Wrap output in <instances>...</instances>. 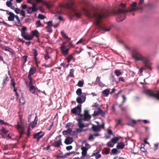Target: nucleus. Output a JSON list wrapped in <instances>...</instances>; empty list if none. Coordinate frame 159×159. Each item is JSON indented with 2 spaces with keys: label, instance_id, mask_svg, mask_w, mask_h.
Here are the masks:
<instances>
[{
  "label": "nucleus",
  "instance_id": "f257e3e1",
  "mask_svg": "<svg viewBox=\"0 0 159 159\" xmlns=\"http://www.w3.org/2000/svg\"><path fill=\"white\" fill-rule=\"evenodd\" d=\"M83 11L85 15L89 17L95 18V25L99 30L107 32L110 30V28H108L105 24L101 23V19L107 16V15L105 13L99 12L98 9L95 8L88 10L85 8H83Z\"/></svg>",
  "mask_w": 159,
  "mask_h": 159
},
{
  "label": "nucleus",
  "instance_id": "f03ea898",
  "mask_svg": "<svg viewBox=\"0 0 159 159\" xmlns=\"http://www.w3.org/2000/svg\"><path fill=\"white\" fill-rule=\"evenodd\" d=\"M137 3L136 2H133L130 5L131 8L129 10H123L121 9H118L116 13L117 16V22H121L124 20L125 18V14L126 13L131 12L136 9L135 7Z\"/></svg>",
  "mask_w": 159,
  "mask_h": 159
},
{
  "label": "nucleus",
  "instance_id": "7ed1b4c3",
  "mask_svg": "<svg viewBox=\"0 0 159 159\" xmlns=\"http://www.w3.org/2000/svg\"><path fill=\"white\" fill-rule=\"evenodd\" d=\"M132 56L136 61H140L142 62H145L147 58H148L146 56H143L137 49H134L133 51Z\"/></svg>",
  "mask_w": 159,
  "mask_h": 159
},
{
  "label": "nucleus",
  "instance_id": "20e7f679",
  "mask_svg": "<svg viewBox=\"0 0 159 159\" xmlns=\"http://www.w3.org/2000/svg\"><path fill=\"white\" fill-rule=\"evenodd\" d=\"M62 45V46L60 47L62 54L64 56L68 54L69 50V48H66L67 46L72 45V44L68 41H66L63 42Z\"/></svg>",
  "mask_w": 159,
  "mask_h": 159
},
{
  "label": "nucleus",
  "instance_id": "39448f33",
  "mask_svg": "<svg viewBox=\"0 0 159 159\" xmlns=\"http://www.w3.org/2000/svg\"><path fill=\"white\" fill-rule=\"evenodd\" d=\"M27 30V28L26 27H23L21 29V36L25 40H29L30 39V35L28 33H26V31Z\"/></svg>",
  "mask_w": 159,
  "mask_h": 159
},
{
  "label": "nucleus",
  "instance_id": "423d86ee",
  "mask_svg": "<svg viewBox=\"0 0 159 159\" xmlns=\"http://www.w3.org/2000/svg\"><path fill=\"white\" fill-rule=\"evenodd\" d=\"M81 105H79L71 110V112L75 115H79L81 111Z\"/></svg>",
  "mask_w": 159,
  "mask_h": 159
},
{
  "label": "nucleus",
  "instance_id": "0eeeda50",
  "mask_svg": "<svg viewBox=\"0 0 159 159\" xmlns=\"http://www.w3.org/2000/svg\"><path fill=\"white\" fill-rule=\"evenodd\" d=\"M146 93L150 97H154L159 100V91L155 93L153 91L148 90L146 91Z\"/></svg>",
  "mask_w": 159,
  "mask_h": 159
},
{
  "label": "nucleus",
  "instance_id": "6e6552de",
  "mask_svg": "<svg viewBox=\"0 0 159 159\" xmlns=\"http://www.w3.org/2000/svg\"><path fill=\"white\" fill-rule=\"evenodd\" d=\"M39 32L37 30L32 31L31 35H30V39H29V40H32L34 36L36 37L38 39H39Z\"/></svg>",
  "mask_w": 159,
  "mask_h": 159
},
{
  "label": "nucleus",
  "instance_id": "1a4fd4ad",
  "mask_svg": "<svg viewBox=\"0 0 159 159\" xmlns=\"http://www.w3.org/2000/svg\"><path fill=\"white\" fill-rule=\"evenodd\" d=\"M58 138L59 139L57 141H55L52 144V146L56 148H59L61 145H62L61 142V139L60 137H57V138Z\"/></svg>",
  "mask_w": 159,
  "mask_h": 159
},
{
  "label": "nucleus",
  "instance_id": "9d476101",
  "mask_svg": "<svg viewBox=\"0 0 159 159\" xmlns=\"http://www.w3.org/2000/svg\"><path fill=\"white\" fill-rule=\"evenodd\" d=\"M84 120H89L91 118V116L89 114V111L87 110H85L84 111Z\"/></svg>",
  "mask_w": 159,
  "mask_h": 159
},
{
  "label": "nucleus",
  "instance_id": "9b49d317",
  "mask_svg": "<svg viewBox=\"0 0 159 159\" xmlns=\"http://www.w3.org/2000/svg\"><path fill=\"white\" fill-rule=\"evenodd\" d=\"M90 130H92L95 132H98L100 131L101 127L100 126L96 125L93 124Z\"/></svg>",
  "mask_w": 159,
  "mask_h": 159
},
{
  "label": "nucleus",
  "instance_id": "f8f14e48",
  "mask_svg": "<svg viewBox=\"0 0 159 159\" xmlns=\"http://www.w3.org/2000/svg\"><path fill=\"white\" fill-rule=\"evenodd\" d=\"M21 116H19V121L17 122V124L16 125H15V127L18 130L21 129L22 128H23L21 127L22 125V122L21 120Z\"/></svg>",
  "mask_w": 159,
  "mask_h": 159
},
{
  "label": "nucleus",
  "instance_id": "ddd939ff",
  "mask_svg": "<svg viewBox=\"0 0 159 159\" xmlns=\"http://www.w3.org/2000/svg\"><path fill=\"white\" fill-rule=\"evenodd\" d=\"M143 62L144 64L145 67L146 68L150 70H152V68L151 67V64L149 62L148 58H147L146 62Z\"/></svg>",
  "mask_w": 159,
  "mask_h": 159
},
{
  "label": "nucleus",
  "instance_id": "4468645a",
  "mask_svg": "<svg viewBox=\"0 0 159 159\" xmlns=\"http://www.w3.org/2000/svg\"><path fill=\"white\" fill-rule=\"evenodd\" d=\"M37 121L38 118L37 116H36L34 120L29 125L30 127L32 129L34 128L37 125Z\"/></svg>",
  "mask_w": 159,
  "mask_h": 159
},
{
  "label": "nucleus",
  "instance_id": "2eb2a0df",
  "mask_svg": "<svg viewBox=\"0 0 159 159\" xmlns=\"http://www.w3.org/2000/svg\"><path fill=\"white\" fill-rule=\"evenodd\" d=\"M7 13L9 15V16L8 18V20L9 21H14V18L15 17V14L11 12H9L8 13L7 12Z\"/></svg>",
  "mask_w": 159,
  "mask_h": 159
},
{
  "label": "nucleus",
  "instance_id": "dca6fc26",
  "mask_svg": "<svg viewBox=\"0 0 159 159\" xmlns=\"http://www.w3.org/2000/svg\"><path fill=\"white\" fill-rule=\"evenodd\" d=\"M74 6V3L72 2L70 3H67L64 5V7L67 9H71L74 10L73 7Z\"/></svg>",
  "mask_w": 159,
  "mask_h": 159
},
{
  "label": "nucleus",
  "instance_id": "f3484780",
  "mask_svg": "<svg viewBox=\"0 0 159 159\" xmlns=\"http://www.w3.org/2000/svg\"><path fill=\"white\" fill-rule=\"evenodd\" d=\"M81 149L82 150V154L83 156L85 157L87 154V151L88 150V148L82 146L81 148Z\"/></svg>",
  "mask_w": 159,
  "mask_h": 159
},
{
  "label": "nucleus",
  "instance_id": "a211bd4d",
  "mask_svg": "<svg viewBox=\"0 0 159 159\" xmlns=\"http://www.w3.org/2000/svg\"><path fill=\"white\" fill-rule=\"evenodd\" d=\"M73 140L72 138L68 137L65 140V143L67 145L70 144L72 143Z\"/></svg>",
  "mask_w": 159,
  "mask_h": 159
},
{
  "label": "nucleus",
  "instance_id": "6ab92c4d",
  "mask_svg": "<svg viewBox=\"0 0 159 159\" xmlns=\"http://www.w3.org/2000/svg\"><path fill=\"white\" fill-rule=\"evenodd\" d=\"M125 144L124 142L118 143L116 145V148L118 149H122L124 148Z\"/></svg>",
  "mask_w": 159,
  "mask_h": 159
},
{
  "label": "nucleus",
  "instance_id": "aec40b11",
  "mask_svg": "<svg viewBox=\"0 0 159 159\" xmlns=\"http://www.w3.org/2000/svg\"><path fill=\"white\" fill-rule=\"evenodd\" d=\"M3 49L5 51H8L12 54H14V52L13 49L8 47H4L3 48Z\"/></svg>",
  "mask_w": 159,
  "mask_h": 159
},
{
  "label": "nucleus",
  "instance_id": "412c9836",
  "mask_svg": "<svg viewBox=\"0 0 159 159\" xmlns=\"http://www.w3.org/2000/svg\"><path fill=\"white\" fill-rule=\"evenodd\" d=\"M100 134L99 133H96L94 134H90L88 139L89 140H91V139L93 140L94 139V136H100Z\"/></svg>",
  "mask_w": 159,
  "mask_h": 159
},
{
  "label": "nucleus",
  "instance_id": "4be33fe9",
  "mask_svg": "<svg viewBox=\"0 0 159 159\" xmlns=\"http://www.w3.org/2000/svg\"><path fill=\"white\" fill-rule=\"evenodd\" d=\"M36 70V69L35 68H31L30 70L28 75H32L35 73Z\"/></svg>",
  "mask_w": 159,
  "mask_h": 159
},
{
  "label": "nucleus",
  "instance_id": "5701e85b",
  "mask_svg": "<svg viewBox=\"0 0 159 159\" xmlns=\"http://www.w3.org/2000/svg\"><path fill=\"white\" fill-rule=\"evenodd\" d=\"M29 90L32 93L35 94L36 92V88L34 86H30Z\"/></svg>",
  "mask_w": 159,
  "mask_h": 159
},
{
  "label": "nucleus",
  "instance_id": "b1692460",
  "mask_svg": "<svg viewBox=\"0 0 159 159\" xmlns=\"http://www.w3.org/2000/svg\"><path fill=\"white\" fill-rule=\"evenodd\" d=\"M110 89H106L104 90L102 92V93L105 97H107L108 95L110 92Z\"/></svg>",
  "mask_w": 159,
  "mask_h": 159
},
{
  "label": "nucleus",
  "instance_id": "393cba45",
  "mask_svg": "<svg viewBox=\"0 0 159 159\" xmlns=\"http://www.w3.org/2000/svg\"><path fill=\"white\" fill-rule=\"evenodd\" d=\"M75 54V53H73L68 56L67 58V62L68 63H69L71 60L73 59V55H74Z\"/></svg>",
  "mask_w": 159,
  "mask_h": 159
},
{
  "label": "nucleus",
  "instance_id": "a878e982",
  "mask_svg": "<svg viewBox=\"0 0 159 159\" xmlns=\"http://www.w3.org/2000/svg\"><path fill=\"white\" fill-rule=\"evenodd\" d=\"M24 130V128H22L20 130H18L19 132V139L21 138L22 137V135L25 133Z\"/></svg>",
  "mask_w": 159,
  "mask_h": 159
},
{
  "label": "nucleus",
  "instance_id": "bb28decb",
  "mask_svg": "<svg viewBox=\"0 0 159 159\" xmlns=\"http://www.w3.org/2000/svg\"><path fill=\"white\" fill-rule=\"evenodd\" d=\"M120 138L118 137H116L111 139V142L114 144L116 143L119 140Z\"/></svg>",
  "mask_w": 159,
  "mask_h": 159
},
{
  "label": "nucleus",
  "instance_id": "cd10ccee",
  "mask_svg": "<svg viewBox=\"0 0 159 159\" xmlns=\"http://www.w3.org/2000/svg\"><path fill=\"white\" fill-rule=\"evenodd\" d=\"M71 131V128H68L66 130H64L62 132V134L64 135H66L68 134H70V132Z\"/></svg>",
  "mask_w": 159,
  "mask_h": 159
},
{
  "label": "nucleus",
  "instance_id": "c85d7f7f",
  "mask_svg": "<svg viewBox=\"0 0 159 159\" xmlns=\"http://www.w3.org/2000/svg\"><path fill=\"white\" fill-rule=\"evenodd\" d=\"M61 33L63 38L67 39H68L69 40H70V39L67 36L66 34L64 32L62 31H61Z\"/></svg>",
  "mask_w": 159,
  "mask_h": 159
},
{
  "label": "nucleus",
  "instance_id": "c756f323",
  "mask_svg": "<svg viewBox=\"0 0 159 159\" xmlns=\"http://www.w3.org/2000/svg\"><path fill=\"white\" fill-rule=\"evenodd\" d=\"M76 101L78 103L82 104L84 102V100L82 99L81 97H78L76 98Z\"/></svg>",
  "mask_w": 159,
  "mask_h": 159
},
{
  "label": "nucleus",
  "instance_id": "7c9ffc66",
  "mask_svg": "<svg viewBox=\"0 0 159 159\" xmlns=\"http://www.w3.org/2000/svg\"><path fill=\"white\" fill-rule=\"evenodd\" d=\"M28 56V54H26L25 56H24L22 57V60L23 61V63H25L27 61V58Z\"/></svg>",
  "mask_w": 159,
  "mask_h": 159
},
{
  "label": "nucleus",
  "instance_id": "2f4dec72",
  "mask_svg": "<svg viewBox=\"0 0 159 159\" xmlns=\"http://www.w3.org/2000/svg\"><path fill=\"white\" fill-rule=\"evenodd\" d=\"M120 6L122 7L123 8V9H123V10H125V9H124V8L125 7H126V4H124V3H121L120 4ZM119 8H118L119 9ZM118 9L115 11V15H116V20H117V14H116V11H117V10Z\"/></svg>",
  "mask_w": 159,
  "mask_h": 159
},
{
  "label": "nucleus",
  "instance_id": "473e14b6",
  "mask_svg": "<svg viewBox=\"0 0 159 159\" xmlns=\"http://www.w3.org/2000/svg\"><path fill=\"white\" fill-rule=\"evenodd\" d=\"M35 25H36V27H38L40 26H43V25H42L40 20H38L35 23Z\"/></svg>",
  "mask_w": 159,
  "mask_h": 159
},
{
  "label": "nucleus",
  "instance_id": "72a5a7b5",
  "mask_svg": "<svg viewBox=\"0 0 159 159\" xmlns=\"http://www.w3.org/2000/svg\"><path fill=\"white\" fill-rule=\"evenodd\" d=\"M20 102L22 105L24 104L25 103V100L23 95L21 96L20 99Z\"/></svg>",
  "mask_w": 159,
  "mask_h": 159
},
{
  "label": "nucleus",
  "instance_id": "f704fd0d",
  "mask_svg": "<svg viewBox=\"0 0 159 159\" xmlns=\"http://www.w3.org/2000/svg\"><path fill=\"white\" fill-rule=\"evenodd\" d=\"M114 144L112 143L111 141L108 142L106 144L107 146L108 147H113L114 146Z\"/></svg>",
  "mask_w": 159,
  "mask_h": 159
},
{
  "label": "nucleus",
  "instance_id": "c9c22d12",
  "mask_svg": "<svg viewBox=\"0 0 159 159\" xmlns=\"http://www.w3.org/2000/svg\"><path fill=\"white\" fill-rule=\"evenodd\" d=\"M76 94L79 96H80L83 93L82 92V89L80 88H78L76 91Z\"/></svg>",
  "mask_w": 159,
  "mask_h": 159
},
{
  "label": "nucleus",
  "instance_id": "e433bc0d",
  "mask_svg": "<svg viewBox=\"0 0 159 159\" xmlns=\"http://www.w3.org/2000/svg\"><path fill=\"white\" fill-rule=\"evenodd\" d=\"M9 79L7 74L6 75L5 78L3 81V84L4 85L7 81H9Z\"/></svg>",
  "mask_w": 159,
  "mask_h": 159
},
{
  "label": "nucleus",
  "instance_id": "4c0bfd02",
  "mask_svg": "<svg viewBox=\"0 0 159 159\" xmlns=\"http://www.w3.org/2000/svg\"><path fill=\"white\" fill-rule=\"evenodd\" d=\"M86 94H85V93H82L80 95V97H81V98L83 99V100H84V101H85L86 100Z\"/></svg>",
  "mask_w": 159,
  "mask_h": 159
},
{
  "label": "nucleus",
  "instance_id": "58836bf2",
  "mask_svg": "<svg viewBox=\"0 0 159 159\" xmlns=\"http://www.w3.org/2000/svg\"><path fill=\"white\" fill-rule=\"evenodd\" d=\"M84 84V81L80 80L78 82L77 85L79 87H82L83 86Z\"/></svg>",
  "mask_w": 159,
  "mask_h": 159
},
{
  "label": "nucleus",
  "instance_id": "ea45409f",
  "mask_svg": "<svg viewBox=\"0 0 159 159\" xmlns=\"http://www.w3.org/2000/svg\"><path fill=\"white\" fill-rule=\"evenodd\" d=\"M118 152L116 148H113L111 150L110 153L111 154H116Z\"/></svg>",
  "mask_w": 159,
  "mask_h": 159
},
{
  "label": "nucleus",
  "instance_id": "a19ab883",
  "mask_svg": "<svg viewBox=\"0 0 159 159\" xmlns=\"http://www.w3.org/2000/svg\"><path fill=\"white\" fill-rule=\"evenodd\" d=\"M115 73L117 76H119L121 74V72L119 70H115Z\"/></svg>",
  "mask_w": 159,
  "mask_h": 159
},
{
  "label": "nucleus",
  "instance_id": "79ce46f5",
  "mask_svg": "<svg viewBox=\"0 0 159 159\" xmlns=\"http://www.w3.org/2000/svg\"><path fill=\"white\" fill-rule=\"evenodd\" d=\"M47 26L46 27V28L50 27V26H53L52 25V21L51 20L48 21L47 23Z\"/></svg>",
  "mask_w": 159,
  "mask_h": 159
},
{
  "label": "nucleus",
  "instance_id": "37998d69",
  "mask_svg": "<svg viewBox=\"0 0 159 159\" xmlns=\"http://www.w3.org/2000/svg\"><path fill=\"white\" fill-rule=\"evenodd\" d=\"M101 77H100L98 76L96 80V82L98 83L99 86H101L100 79Z\"/></svg>",
  "mask_w": 159,
  "mask_h": 159
},
{
  "label": "nucleus",
  "instance_id": "c03bdc74",
  "mask_svg": "<svg viewBox=\"0 0 159 159\" xmlns=\"http://www.w3.org/2000/svg\"><path fill=\"white\" fill-rule=\"evenodd\" d=\"M34 56L37 57L38 55V52L37 50L36 49H33L32 52Z\"/></svg>",
  "mask_w": 159,
  "mask_h": 159
},
{
  "label": "nucleus",
  "instance_id": "a18cd8bd",
  "mask_svg": "<svg viewBox=\"0 0 159 159\" xmlns=\"http://www.w3.org/2000/svg\"><path fill=\"white\" fill-rule=\"evenodd\" d=\"M78 126L80 128L82 129L83 128L85 127L84 124L82 123L81 122L79 123L78 124Z\"/></svg>",
  "mask_w": 159,
  "mask_h": 159
},
{
  "label": "nucleus",
  "instance_id": "49530a36",
  "mask_svg": "<svg viewBox=\"0 0 159 159\" xmlns=\"http://www.w3.org/2000/svg\"><path fill=\"white\" fill-rule=\"evenodd\" d=\"M74 72V69H71L70 70V72L69 74V76L72 77H74L73 73Z\"/></svg>",
  "mask_w": 159,
  "mask_h": 159
},
{
  "label": "nucleus",
  "instance_id": "de8ad7c7",
  "mask_svg": "<svg viewBox=\"0 0 159 159\" xmlns=\"http://www.w3.org/2000/svg\"><path fill=\"white\" fill-rule=\"evenodd\" d=\"M32 10L31 9L30 7H28L27 8V9L26 10L27 11V13L29 14H31L32 13V11H31Z\"/></svg>",
  "mask_w": 159,
  "mask_h": 159
},
{
  "label": "nucleus",
  "instance_id": "09e8293b",
  "mask_svg": "<svg viewBox=\"0 0 159 159\" xmlns=\"http://www.w3.org/2000/svg\"><path fill=\"white\" fill-rule=\"evenodd\" d=\"M45 17V16L41 14H39L38 16V18L40 19H43Z\"/></svg>",
  "mask_w": 159,
  "mask_h": 159
},
{
  "label": "nucleus",
  "instance_id": "8fccbe9b",
  "mask_svg": "<svg viewBox=\"0 0 159 159\" xmlns=\"http://www.w3.org/2000/svg\"><path fill=\"white\" fill-rule=\"evenodd\" d=\"M12 3L10 1H7L6 2V5L7 6L10 7L12 5Z\"/></svg>",
  "mask_w": 159,
  "mask_h": 159
},
{
  "label": "nucleus",
  "instance_id": "3c124183",
  "mask_svg": "<svg viewBox=\"0 0 159 159\" xmlns=\"http://www.w3.org/2000/svg\"><path fill=\"white\" fill-rule=\"evenodd\" d=\"M144 146V144H142L140 148L141 150L143 152H146V149L143 148Z\"/></svg>",
  "mask_w": 159,
  "mask_h": 159
},
{
  "label": "nucleus",
  "instance_id": "603ef678",
  "mask_svg": "<svg viewBox=\"0 0 159 159\" xmlns=\"http://www.w3.org/2000/svg\"><path fill=\"white\" fill-rule=\"evenodd\" d=\"M119 107L122 111H125L126 110V108L123 107L122 104L119 105Z\"/></svg>",
  "mask_w": 159,
  "mask_h": 159
},
{
  "label": "nucleus",
  "instance_id": "864d4df0",
  "mask_svg": "<svg viewBox=\"0 0 159 159\" xmlns=\"http://www.w3.org/2000/svg\"><path fill=\"white\" fill-rule=\"evenodd\" d=\"M45 134V133H43V134H42V135H40L39 136V137H37V138H36V139H37V142H38L39 141V139L42 138L43 137V136H44V134Z\"/></svg>",
  "mask_w": 159,
  "mask_h": 159
},
{
  "label": "nucleus",
  "instance_id": "5fc2aeb1",
  "mask_svg": "<svg viewBox=\"0 0 159 159\" xmlns=\"http://www.w3.org/2000/svg\"><path fill=\"white\" fill-rule=\"evenodd\" d=\"M136 120H132L130 124H128V125H129L132 126L136 124Z\"/></svg>",
  "mask_w": 159,
  "mask_h": 159
},
{
  "label": "nucleus",
  "instance_id": "6e6d98bb",
  "mask_svg": "<svg viewBox=\"0 0 159 159\" xmlns=\"http://www.w3.org/2000/svg\"><path fill=\"white\" fill-rule=\"evenodd\" d=\"M21 10H20V9H19V8H15V11L16 14H19V13H20V12H21Z\"/></svg>",
  "mask_w": 159,
  "mask_h": 159
},
{
  "label": "nucleus",
  "instance_id": "4d7b16f0",
  "mask_svg": "<svg viewBox=\"0 0 159 159\" xmlns=\"http://www.w3.org/2000/svg\"><path fill=\"white\" fill-rule=\"evenodd\" d=\"M31 9L32 10L31 11H32V13L38 10V9L37 7H30Z\"/></svg>",
  "mask_w": 159,
  "mask_h": 159
},
{
  "label": "nucleus",
  "instance_id": "13d9d810",
  "mask_svg": "<svg viewBox=\"0 0 159 159\" xmlns=\"http://www.w3.org/2000/svg\"><path fill=\"white\" fill-rule=\"evenodd\" d=\"M70 134L72 136H74L76 134V132L75 131H72V130L71 129V131L70 132Z\"/></svg>",
  "mask_w": 159,
  "mask_h": 159
},
{
  "label": "nucleus",
  "instance_id": "bf43d9fd",
  "mask_svg": "<svg viewBox=\"0 0 159 159\" xmlns=\"http://www.w3.org/2000/svg\"><path fill=\"white\" fill-rule=\"evenodd\" d=\"M20 14L24 17H25V11L23 10H21L20 12Z\"/></svg>",
  "mask_w": 159,
  "mask_h": 159
},
{
  "label": "nucleus",
  "instance_id": "052dcab7",
  "mask_svg": "<svg viewBox=\"0 0 159 159\" xmlns=\"http://www.w3.org/2000/svg\"><path fill=\"white\" fill-rule=\"evenodd\" d=\"M80 14L79 13L75 12L74 13V16H76L77 18H80Z\"/></svg>",
  "mask_w": 159,
  "mask_h": 159
},
{
  "label": "nucleus",
  "instance_id": "680f3d73",
  "mask_svg": "<svg viewBox=\"0 0 159 159\" xmlns=\"http://www.w3.org/2000/svg\"><path fill=\"white\" fill-rule=\"evenodd\" d=\"M122 92V91L121 90H120L118 92V93L115 94V98H118V95L120 93Z\"/></svg>",
  "mask_w": 159,
  "mask_h": 159
},
{
  "label": "nucleus",
  "instance_id": "e2e57ef3",
  "mask_svg": "<svg viewBox=\"0 0 159 159\" xmlns=\"http://www.w3.org/2000/svg\"><path fill=\"white\" fill-rule=\"evenodd\" d=\"M110 151V149L107 148L105 151V153L106 154H108L109 153V152Z\"/></svg>",
  "mask_w": 159,
  "mask_h": 159
},
{
  "label": "nucleus",
  "instance_id": "0e129e2a",
  "mask_svg": "<svg viewBox=\"0 0 159 159\" xmlns=\"http://www.w3.org/2000/svg\"><path fill=\"white\" fill-rule=\"evenodd\" d=\"M16 84L15 82H13L11 83V88L15 87Z\"/></svg>",
  "mask_w": 159,
  "mask_h": 159
},
{
  "label": "nucleus",
  "instance_id": "69168bd1",
  "mask_svg": "<svg viewBox=\"0 0 159 159\" xmlns=\"http://www.w3.org/2000/svg\"><path fill=\"white\" fill-rule=\"evenodd\" d=\"M44 57H45V59L46 60L48 59H49L50 58V57L49 56L48 52H47L46 54L45 55Z\"/></svg>",
  "mask_w": 159,
  "mask_h": 159
},
{
  "label": "nucleus",
  "instance_id": "338daca9",
  "mask_svg": "<svg viewBox=\"0 0 159 159\" xmlns=\"http://www.w3.org/2000/svg\"><path fill=\"white\" fill-rule=\"evenodd\" d=\"M45 6L48 8H50L51 7V6L50 5L49 3H47V2H45L44 3Z\"/></svg>",
  "mask_w": 159,
  "mask_h": 159
},
{
  "label": "nucleus",
  "instance_id": "774afa93",
  "mask_svg": "<svg viewBox=\"0 0 159 159\" xmlns=\"http://www.w3.org/2000/svg\"><path fill=\"white\" fill-rule=\"evenodd\" d=\"M101 155L100 154L98 153H97L96 155V159H98L101 157Z\"/></svg>",
  "mask_w": 159,
  "mask_h": 159
}]
</instances>
